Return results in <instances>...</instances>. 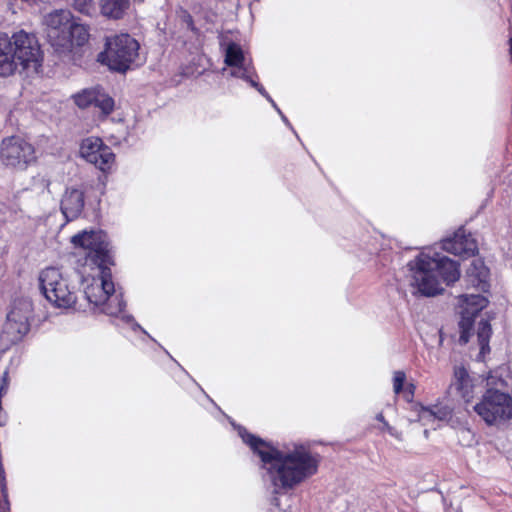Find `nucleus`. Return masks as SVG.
I'll list each match as a JSON object with an SVG mask.
<instances>
[{
	"label": "nucleus",
	"mask_w": 512,
	"mask_h": 512,
	"mask_svg": "<svg viewBox=\"0 0 512 512\" xmlns=\"http://www.w3.org/2000/svg\"><path fill=\"white\" fill-rule=\"evenodd\" d=\"M238 434L261 458L276 491L291 489L318 470L317 456L305 445L294 443L275 448L242 427L238 428Z\"/></svg>",
	"instance_id": "f257e3e1"
},
{
	"label": "nucleus",
	"mask_w": 512,
	"mask_h": 512,
	"mask_svg": "<svg viewBox=\"0 0 512 512\" xmlns=\"http://www.w3.org/2000/svg\"><path fill=\"white\" fill-rule=\"evenodd\" d=\"M407 280L413 293L432 297L443 292L442 283L457 281L460 277L457 262L431 249L421 252L408 264Z\"/></svg>",
	"instance_id": "f03ea898"
},
{
	"label": "nucleus",
	"mask_w": 512,
	"mask_h": 512,
	"mask_svg": "<svg viewBox=\"0 0 512 512\" xmlns=\"http://www.w3.org/2000/svg\"><path fill=\"white\" fill-rule=\"evenodd\" d=\"M79 275L84 294L90 304L101 307V311L107 315L120 318L133 330L141 329L133 317L124 312L125 303L122 300V295L115 292L109 265L82 267Z\"/></svg>",
	"instance_id": "7ed1b4c3"
},
{
	"label": "nucleus",
	"mask_w": 512,
	"mask_h": 512,
	"mask_svg": "<svg viewBox=\"0 0 512 512\" xmlns=\"http://www.w3.org/2000/svg\"><path fill=\"white\" fill-rule=\"evenodd\" d=\"M38 287L48 303L61 310H68L77 302V285L72 275L62 268L48 266L38 273Z\"/></svg>",
	"instance_id": "20e7f679"
},
{
	"label": "nucleus",
	"mask_w": 512,
	"mask_h": 512,
	"mask_svg": "<svg viewBox=\"0 0 512 512\" xmlns=\"http://www.w3.org/2000/svg\"><path fill=\"white\" fill-rule=\"evenodd\" d=\"M139 43L129 34H119L106 39L105 50L97 60L110 70L125 72L138 56Z\"/></svg>",
	"instance_id": "39448f33"
},
{
	"label": "nucleus",
	"mask_w": 512,
	"mask_h": 512,
	"mask_svg": "<svg viewBox=\"0 0 512 512\" xmlns=\"http://www.w3.org/2000/svg\"><path fill=\"white\" fill-rule=\"evenodd\" d=\"M75 247L86 251L83 267L105 266L111 264L106 234L101 230L82 231L71 238Z\"/></svg>",
	"instance_id": "423d86ee"
},
{
	"label": "nucleus",
	"mask_w": 512,
	"mask_h": 512,
	"mask_svg": "<svg viewBox=\"0 0 512 512\" xmlns=\"http://www.w3.org/2000/svg\"><path fill=\"white\" fill-rule=\"evenodd\" d=\"M9 40L12 42V56L16 60L17 70L37 72L41 67L42 55L37 38L24 30L15 32Z\"/></svg>",
	"instance_id": "0eeeda50"
},
{
	"label": "nucleus",
	"mask_w": 512,
	"mask_h": 512,
	"mask_svg": "<svg viewBox=\"0 0 512 512\" xmlns=\"http://www.w3.org/2000/svg\"><path fill=\"white\" fill-rule=\"evenodd\" d=\"M225 58L224 63L230 68V76L243 79L254 87L262 96L268 101H272V98L264 89V87L255 80L257 74L242 48L236 43H229L224 48Z\"/></svg>",
	"instance_id": "6e6552de"
},
{
	"label": "nucleus",
	"mask_w": 512,
	"mask_h": 512,
	"mask_svg": "<svg viewBox=\"0 0 512 512\" xmlns=\"http://www.w3.org/2000/svg\"><path fill=\"white\" fill-rule=\"evenodd\" d=\"M474 410L487 424H496L512 417V398L506 393L489 389Z\"/></svg>",
	"instance_id": "1a4fd4ad"
},
{
	"label": "nucleus",
	"mask_w": 512,
	"mask_h": 512,
	"mask_svg": "<svg viewBox=\"0 0 512 512\" xmlns=\"http://www.w3.org/2000/svg\"><path fill=\"white\" fill-rule=\"evenodd\" d=\"M31 314L32 304L29 300H16L7 314L2 339L9 344L21 341L30 330L29 319Z\"/></svg>",
	"instance_id": "9d476101"
},
{
	"label": "nucleus",
	"mask_w": 512,
	"mask_h": 512,
	"mask_svg": "<svg viewBox=\"0 0 512 512\" xmlns=\"http://www.w3.org/2000/svg\"><path fill=\"white\" fill-rule=\"evenodd\" d=\"M34 147L19 136H11L2 140L0 161L7 167L24 169L35 160Z\"/></svg>",
	"instance_id": "9b49d317"
},
{
	"label": "nucleus",
	"mask_w": 512,
	"mask_h": 512,
	"mask_svg": "<svg viewBox=\"0 0 512 512\" xmlns=\"http://www.w3.org/2000/svg\"><path fill=\"white\" fill-rule=\"evenodd\" d=\"M487 303V299L480 294H464L458 297L459 313L461 315L459 322L460 343L466 344L469 342L474 318L487 306Z\"/></svg>",
	"instance_id": "f8f14e48"
},
{
	"label": "nucleus",
	"mask_w": 512,
	"mask_h": 512,
	"mask_svg": "<svg viewBox=\"0 0 512 512\" xmlns=\"http://www.w3.org/2000/svg\"><path fill=\"white\" fill-rule=\"evenodd\" d=\"M80 154L87 162L94 164L102 171L111 169L115 160L110 147L98 137L84 139L80 146Z\"/></svg>",
	"instance_id": "ddd939ff"
},
{
	"label": "nucleus",
	"mask_w": 512,
	"mask_h": 512,
	"mask_svg": "<svg viewBox=\"0 0 512 512\" xmlns=\"http://www.w3.org/2000/svg\"><path fill=\"white\" fill-rule=\"evenodd\" d=\"M74 103L80 109L94 106L106 117L114 110V99L100 87H92L81 90L73 95Z\"/></svg>",
	"instance_id": "4468645a"
},
{
	"label": "nucleus",
	"mask_w": 512,
	"mask_h": 512,
	"mask_svg": "<svg viewBox=\"0 0 512 512\" xmlns=\"http://www.w3.org/2000/svg\"><path fill=\"white\" fill-rule=\"evenodd\" d=\"M73 20L72 14L67 10H55L45 17L47 37L50 44L57 50L59 46L67 43L65 35Z\"/></svg>",
	"instance_id": "2eb2a0df"
},
{
	"label": "nucleus",
	"mask_w": 512,
	"mask_h": 512,
	"mask_svg": "<svg viewBox=\"0 0 512 512\" xmlns=\"http://www.w3.org/2000/svg\"><path fill=\"white\" fill-rule=\"evenodd\" d=\"M443 250L462 257L474 256L478 250L477 242L472 235H466L464 231H458L452 238L443 240Z\"/></svg>",
	"instance_id": "dca6fc26"
},
{
	"label": "nucleus",
	"mask_w": 512,
	"mask_h": 512,
	"mask_svg": "<svg viewBox=\"0 0 512 512\" xmlns=\"http://www.w3.org/2000/svg\"><path fill=\"white\" fill-rule=\"evenodd\" d=\"M84 208V192L75 187L67 188L61 200V211L67 221L77 218Z\"/></svg>",
	"instance_id": "f3484780"
},
{
	"label": "nucleus",
	"mask_w": 512,
	"mask_h": 512,
	"mask_svg": "<svg viewBox=\"0 0 512 512\" xmlns=\"http://www.w3.org/2000/svg\"><path fill=\"white\" fill-rule=\"evenodd\" d=\"M89 37V27L81 23H76L72 20L67 34L65 35L67 43L64 46H59L56 51L59 53L70 52L73 47H80L86 44Z\"/></svg>",
	"instance_id": "a211bd4d"
},
{
	"label": "nucleus",
	"mask_w": 512,
	"mask_h": 512,
	"mask_svg": "<svg viewBox=\"0 0 512 512\" xmlns=\"http://www.w3.org/2000/svg\"><path fill=\"white\" fill-rule=\"evenodd\" d=\"M488 276L489 270L484 261L481 258L472 259L466 272V278L470 285L481 291H486Z\"/></svg>",
	"instance_id": "6ab92c4d"
},
{
	"label": "nucleus",
	"mask_w": 512,
	"mask_h": 512,
	"mask_svg": "<svg viewBox=\"0 0 512 512\" xmlns=\"http://www.w3.org/2000/svg\"><path fill=\"white\" fill-rule=\"evenodd\" d=\"M17 71L16 60L12 56V42L6 34L0 35V77H7Z\"/></svg>",
	"instance_id": "aec40b11"
},
{
	"label": "nucleus",
	"mask_w": 512,
	"mask_h": 512,
	"mask_svg": "<svg viewBox=\"0 0 512 512\" xmlns=\"http://www.w3.org/2000/svg\"><path fill=\"white\" fill-rule=\"evenodd\" d=\"M129 7L130 0H99L101 15L112 20L122 19Z\"/></svg>",
	"instance_id": "412c9836"
},
{
	"label": "nucleus",
	"mask_w": 512,
	"mask_h": 512,
	"mask_svg": "<svg viewBox=\"0 0 512 512\" xmlns=\"http://www.w3.org/2000/svg\"><path fill=\"white\" fill-rule=\"evenodd\" d=\"M452 386L456 388L465 401L468 402L473 397L472 380L463 366H456L454 368Z\"/></svg>",
	"instance_id": "4be33fe9"
},
{
	"label": "nucleus",
	"mask_w": 512,
	"mask_h": 512,
	"mask_svg": "<svg viewBox=\"0 0 512 512\" xmlns=\"http://www.w3.org/2000/svg\"><path fill=\"white\" fill-rule=\"evenodd\" d=\"M477 340L480 346V354L485 355L490 351L489 339L492 334L491 325L488 320L481 319L477 325Z\"/></svg>",
	"instance_id": "5701e85b"
},
{
	"label": "nucleus",
	"mask_w": 512,
	"mask_h": 512,
	"mask_svg": "<svg viewBox=\"0 0 512 512\" xmlns=\"http://www.w3.org/2000/svg\"><path fill=\"white\" fill-rule=\"evenodd\" d=\"M71 7L78 13L94 17L97 15V5L94 0H67Z\"/></svg>",
	"instance_id": "b1692460"
},
{
	"label": "nucleus",
	"mask_w": 512,
	"mask_h": 512,
	"mask_svg": "<svg viewBox=\"0 0 512 512\" xmlns=\"http://www.w3.org/2000/svg\"><path fill=\"white\" fill-rule=\"evenodd\" d=\"M433 416L435 417L436 422L448 421L451 418L452 411L447 406H438L435 405L431 407Z\"/></svg>",
	"instance_id": "393cba45"
},
{
	"label": "nucleus",
	"mask_w": 512,
	"mask_h": 512,
	"mask_svg": "<svg viewBox=\"0 0 512 512\" xmlns=\"http://www.w3.org/2000/svg\"><path fill=\"white\" fill-rule=\"evenodd\" d=\"M393 391L396 396L402 393L404 388V383L406 381V374L403 371H395L393 373Z\"/></svg>",
	"instance_id": "a878e982"
},
{
	"label": "nucleus",
	"mask_w": 512,
	"mask_h": 512,
	"mask_svg": "<svg viewBox=\"0 0 512 512\" xmlns=\"http://www.w3.org/2000/svg\"><path fill=\"white\" fill-rule=\"evenodd\" d=\"M418 416L419 421L422 422L423 425H434L436 422L431 407H421Z\"/></svg>",
	"instance_id": "bb28decb"
},
{
	"label": "nucleus",
	"mask_w": 512,
	"mask_h": 512,
	"mask_svg": "<svg viewBox=\"0 0 512 512\" xmlns=\"http://www.w3.org/2000/svg\"><path fill=\"white\" fill-rule=\"evenodd\" d=\"M415 386L412 383H409L405 388H403V396L407 401H411L414 397Z\"/></svg>",
	"instance_id": "cd10ccee"
},
{
	"label": "nucleus",
	"mask_w": 512,
	"mask_h": 512,
	"mask_svg": "<svg viewBox=\"0 0 512 512\" xmlns=\"http://www.w3.org/2000/svg\"><path fill=\"white\" fill-rule=\"evenodd\" d=\"M271 103V105L273 106V108L279 113V115L281 116V119L283 120V122L290 126V123L288 121V119L286 118V116L282 113V111L279 109V107L277 106V104L274 102V100L272 99V101H269Z\"/></svg>",
	"instance_id": "c85d7f7f"
},
{
	"label": "nucleus",
	"mask_w": 512,
	"mask_h": 512,
	"mask_svg": "<svg viewBox=\"0 0 512 512\" xmlns=\"http://www.w3.org/2000/svg\"><path fill=\"white\" fill-rule=\"evenodd\" d=\"M387 432L398 440H402V434L392 426H387Z\"/></svg>",
	"instance_id": "c756f323"
},
{
	"label": "nucleus",
	"mask_w": 512,
	"mask_h": 512,
	"mask_svg": "<svg viewBox=\"0 0 512 512\" xmlns=\"http://www.w3.org/2000/svg\"><path fill=\"white\" fill-rule=\"evenodd\" d=\"M376 419H377L378 421H380L382 424H383L384 422H386V420H385V418H384L383 413H378V414L376 415Z\"/></svg>",
	"instance_id": "7c9ffc66"
},
{
	"label": "nucleus",
	"mask_w": 512,
	"mask_h": 512,
	"mask_svg": "<svg viewBox=\"0 0 512 512\" xmlns=\"http://www.w3.org/2000/svg\"><path fill=\"white\" fill-rule=\"evenodd\" d=\"M387 426H390V425H389V424H388V422L386 421V422H384V423H383V426H382V428H381V429H382L383 431H386V432H387Z\"/></svg>",
	"instance_id": "2f4dec72"
},
{
	"label": "nucleus",
	"mask_w": 512,
	"mask_h": 512,
	"mask_svg": "<svg viewBox=\"0 0 512 512\" xmlns=\"http://www.w3.org/2000/svg\"><path fill=\"white\" fill-rule=\"evenodd\" d=\"M135 2H143L144 0H134Z\"/></svg>",
	"instance_id": "473e14b6"
}]
</instances>
